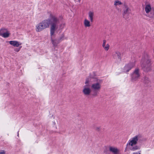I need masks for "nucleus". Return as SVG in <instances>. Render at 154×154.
I'll use <instances>...</instances> for the list:
<instances>
[{
  "label": "nucleus",
  "instance_id": "nucleus-1",
  "mask_svg": "<svg viewBox=\"0 0 154 154\" xmlns=\"http://www.w3.org/2000/svg\"><path fill=\"white\" fill-rule=\"evenodd\" d=\"M59 20L55 16L50 14V18L42 21L41 22L45 29L49 27L51 25L50 35H54L55 31L57 29V24L59 23Z\"/></svg>",
  "mask_w": 154,
  "mask_h": 154
},
{
  "label": "nucleus",
  "instance_id": "nucleus-2",
  "mask_svg": "<svg viewBox=\"0 0 154 154\" xmlns=\"http://www.w3.org/2000/svg\"><path fill=\"white\" fill-rule=\"evenodd\" d=\"M140 66L141 69L145 72H148L151 70L150 60L147 55L142 57Z\"/></svg>",
  "mask_w": 154,
  "mask_h": 154
},
{
  "label": "nucleus",
  "instance_id": "nucleus-3",
  "mask_svg": "<svg viewBox=\"0 0 154 154\" xmlns=\"http://www.w3.org/2000/svg\"><path fill=\"white\" fill-rule=\"evenodd\" d=\"M93 81L94 83L91 85V87L92 90L94 92L93 95L96 96L97 95L98 91H100L101 88V85L103 82V81L97 78H95L94 79Z\"/></svg>",
  "mask_w": 154,
  "mask_h": 154
},
{
  "label": "nucleus",
  "instance_id": "nucleus-4",
  "mask_svg": "<svg viewBox=\"0 0 154 154\" xmlns=\"http://www.w3.org/2000/svg\"><path fill=\"white\" fill-rule=\"evenodd\" d=\"M90 77L87 78L85 82V85L83 86L82 92L85 96H89L91 92V85L89 84Z\"/></svg>",
  "mask_w": 154,
  "mask_h": 154
},
{
  "label": "nucleus",
  "instance_id": "nucleus-5",
  "mask_svg": "<svg viewBox=\"0 0 154 154\" xmlns=\"http://www.w3.org/2000/svg\"><path fill=\"white\" fill-rule=\"evenodd\" d=\"M122 9L123 17L126 20L129 18L128 16L131 12V9L125 3L123 4Z\"/></svg>",
  "mask_w": 154,
  "mask_h": 154
},
{
  "label": "nucleus",
  "instance_id": "nucleus-6",
  "mask_svg": "<svg viewBox=\"0 0 154 154\" xmlns=\"http://www.w3.org/2000/svg\"><path fill=\"white\" fill-rule=\"evenodd\" d=\"M141 136L140 135H136L133 137L131 140L129 141V142L127 144V146L129 145L132 146L134 145H135L137 143L138 141L141 140Z\"/></svg>",
  "mask_w": 154,
  "mask_h": 154
},
{
  "label": "nucleus",
  "instance_id": "nucleus-7",
  "mask_svg": "<svg viewBox=\"0 0 154 154\" xmlns=\"http://www.w3.org/2000/svg\"><path fill=\"white\" fill-rule=\"evenodd\" d=\"M139 71L140 70L138 68L135 69L131 76V79L132 81H136L140 78V74Z\"/></svg>",
  "mask_w": 154,
  "mask_h": 154
},
{
  "label": "nucleus",
  "instance_id": "nucleus-8",
  "mask_svg": "<svg viewBox=\"0 0 154 154\" xmlns=\"http://www.w3.org/2000/svg\"><path fill=\"white\" fill-rule=\"evenodd\" d=\"M135 63H129L126 65L124 68L123 72H129L135 66Z\"/></svg>",
  "mask_w": 154,
  "mask_h": 154
},
{
  "label": "nucleus",
  "instance_id": "nucleus-9",
  "mask_svg": "<svg viewBox=\"0 0 154 154\" xmlns=\"http://www.w3.org/2000/svg\"><path fill=\"white\" fill-rule=\"evenodd\" d=\"M36 31L37 32H40L44 29H45L43 24H42L41 22H40L36 26Z\"/></svg>",
  "mask_w": 154,
  "mask_h": 154
},
{
  "label": "nucleus",
  "instance_id": "nucleus-10",
  "mask_svg": "<svg viewBox=\"0 0 154 154\" xmlns=\"http://www.w3.org/2000/svg\"><path fill=\"white\" fill-rule=\"evenodd\" d=\"M36 31L37 32H40L44 29H45L43 24H42L41 22H40L36 26Z\"/></svg>",
  "mask_w": 154,
  "mask_h": 154
},
{
  "label": "nucleus",
  "instance_id": "nucleus-11",
  "mask_svg": "<svg viewBox=\"0 0 154 154\" xmlns=\"http://www.w3.org/2000/svg\"><path fill=\"white\" fill-rule=\"evenodd\" d=\"M109 150L114 154H118L119 152V150L117 148L112 146L109 147Z\"/></svg>",
  "mask_w": 154,
  "mask_h": 154
},
{
  "label": "nucleus",
  "instance_id": "nucleus-12",
  "mask_svg": "<svg viewBox=\"0 0 154 154\" xmlns=\"http://www.w3.org/2000/svg\"><path fill=\"white\" fill-rule=\"evenodd\" d=\"M9 43L10 45L16 47H18L21 44V43L16 41H10L9 42Z\"/></svg>",
  "mask_w": 154,
  "mask_h": 154
},
{
  "label": "nucleus",
  "instance_id": "nucleus-13",
  "mask_svg": "<svg viewBox=\"0 0 154 154\" xmlns=\"http://www.w3.org/2000/svg\"><path fill=\"white\" fill-rule=\"evenodd\" d=\"M53 35H52V36L51 35V42L52 43V44L54 46H57V45L60 42V41L59 40H57V39H53Z\"/></svg>",
  "mask_w": 154,
  "mask_h": 154
},
{
  "label": "nucleus",
  "instance_id": "nucleus-14",
  "mask_svg": "<svg viewBox=\"0 0 154 154\" xmlns=\"http://www.w3.org/2000/svg\"><path fill=\"white\" fill-rule=\"evenodd\" d=\"M152 9L150 4H146L145 11L146 14L149 13Z\"/></svg>",
  "mask_w": 154,
  "mask_h": 154
},
{
  "label": "nucleus",
  "instance_id": "nucleus-15",
  "mask_svg": "<svg viewBox=\"0 0 154 154\" xmlns=\"http://www.w3.org/2000/svg\"><path fill=\"white\" fill-rule=\"evenodd\" d=\"M147 16L151 18H154V8H152V9L147 14Z\"/></svg>",
  "mask_w": 154,
  "mask_h": 154
},
{
  "label": "nucleus",
  "instance_id": "nucleus-16",
  "mask_svg": "<svg viewBox=\"0 0 154 154\" xmlns=\"http://www.w3.org/2000/svg\"><path fill=\"white\" fill-rule=\"evenodd\" d=\"M142 81L143 83L145 85H147L150 82V81L148 78L146 76H145L142 79Z\"/></svg>",
  "mask_w": 154,
  "mask_h": 154
},
{
  "label": "nucleus",
  "instance_id": "nucleus-17",
  "mask_svg": "<svg viewBox=\"0 0 154 154\" xmlns=\"http://www.w3.org/2000/svg\"><path fill=\"white\" fill-rule=\"evenodd\" d=\"M106 40H104L103 41V42L102 44L103 47L104 48L105 50L108 51L109 48V45L108 44L106 45V46H105L106 43Z\"/></svg>",
  "mask_w": 154,
  "mask_h": 154
},
{
  "label": "nucleus",
  "instance_id": "nucleus-18",
  "mask_svg": "<svg viewBox=\"0 0 154 154\" xmlns=\"http://www.w3.org/2000/svg\"><path fill=\"white\" fill-rule=\"evenodd\" d=\"M88 16L91 22H92L93 21V19L94 16V12L91 11H89L88 13Z\"/></svg>",
  "mask_w": 154,
  "mask_h": 154
},
{
  "label": "nucleus",
  "instance_id": "nucleus-19",
  "mask_svg": "<svg viewBox=\"0 0 154 154\" xmlns=\"http://www.w3.org/2000/svg\"><path fill=\"white\" fill-rule=\"evenodd\" d=\"M121 54L119 52H116L114 55L115 58L121 60Z\"/></svg>",
  "mask_w": 154,
  "mask_h": 154
},
{
  "label": "nucleus",
  "instance_id": "nucleus-20",
  "mask_svg": "<svg viewBox=\"0 0 154 154\" xmlns=\"http://www.w3.org/2000/svg\"><path fill=\"white\" fill-rule=\"evenodd\" d=\"M84 26L85 27H89L91 26L90 21L86 19L84 20Z\"/></svg>",
  "mask_w": 154,
  "mask_h": 154
},
{
  "label": "nucleus",
  "instance_id": "nucleus-21",
  "mask_svg": "<svg viewBox=\"0 0 154 154\" xmlns=\"http://www.w3.org/2000/svg\"><path fill=\"white\" fill-rule=\"evenodd\" d=\"M139 149H140V147L139 146H135L132 147L131 149V150L132 151H135V150Z\"/></svg>",
  "mask_w": 154,
  "mask_h": 154
},
{
  "label": "nucleus",
  "instance_id": "nucleus-22",
  "mask_svg": "<svg viewBox=\"0 0 154 154\" xmlns=\"http://www.w3.org/2000/svg\"><path fill=\"white\" fill-rule=\"evenodd\" d=\"M122 4V3L119 1H117L114 2V5L115 6H117L118 5H120Z\"/></svg>",
  "mask_w": 154,
  "mask_h": 154
},
{
  "label": "nucleus",
  "instance_id": "nucleus-23",
  "mask_svg": "<svg viewBox=\"0 0 154 154\" xmlns=\"http://www.w3.org/2000/svg\"><path fill=\"white\" fill-rule=\"evenodd\" d=\"M64 35L63 34L61 35L59 39H58L60 42L61 41H62L63 40V38L64 37Z\"/></svg>",
  "mask_w": 154,
  "mask_h": 154
},
{
  "label": "nucleus",
  "instance_id": "nucleus-24",
  "mask_svg": "<svg viewBox=\"0 0 154 154\" xmlns=\"http://www.w3.org/2000/svg\"><path fill=\"white\" fill-rule=\"evenodd\" d=\"M4 31H7V29H1L0 30V32L1 33H3Z\"/></svg>",
  "mask_w": 154,
  "mask_h": 154
},
{
  "label": "nucleus",
  "instance_id": "nucleus-25",
  "mask_svg": "<svg viewBox=\"0 0 154 154\" xmlns=\"http://www.w3.org/2000/svg\"><path fill=\"white\" fill-rule=\"evenodd\" d=\"M21 47H20V48H16L15 49H14V50L16 52H18V51H19L20 50V48H21Z\"/></svg>",
  "mask_w": 154,
  "mask_h": 154
},
{
  "label": "nucleus",
  "instance_id": "nucleus-26",
  "mask_svg": "<svg viewBox=\"0 0 154 154\" xmlns=\"http://www.w3.org/2000/svg\"><path fill=\"white\" fill-rule=\"evenodd\" d=\"M100 127H97L95 128V130L97 131H99L100 130Z\"/></svg>",
  "mask_w": 154,
  "mask_h": 154
},
{
  "label": "nucleus",
  "instance_id": "nucleus-27",
  "mask_svg": "<svg viewBox=\"0 0 154 154\" xmlns=\"http://www.w3.org/2000/svg\"><path fill=\"white\" fill-rule=\"evenodd\" d=\"M0 154H6L4 150H2L0 152Z\"/></svg>",
  "mask_w": 154,
  "mask_h": 154
},
{
  "label": "nucleus",
  "instance_id": "nucleus-28",
  "mask_svg": "<svg viewBox=\"0 0 154 154\" xmlns=\"http://www.w3.org/2000/svg\"><path fill=\"white\" fill-rule=\"evenodd\" d=\"M133 154H140V152H138V153L134 152V153H133Z\"/></svg>",
  "mask_w": 154,
  "mask_h": 154
},
{
  "label": "nucleus",
  "instance_id": "nucleus-29",
  "mask_svg": "<svg viewBox=\"0 0 154 154\" xmlns=\"http://www.w3.org/2000/svg\"><path fill=\"white\" fill-rule=\"evenodd\" d=\"M19 132H18V134H17V136H19V133H18Z\"/></svg>",
  "mask_w": 154,
  "mask_h": 154
},
{
  "label": "nucleus",
  "instance_id": "nucleus-30",
  "mask_svg": "<svg viewBox=\"0 0 154 154\" xmlns=\"http://www.w3.org/2000/svg\"><path fill=\"white\" fill-rule=\"evenodd\" d=\"M54 125H55V122L54 123Z\"/></svg>",
  "mask_w": 154,
  "mask_h": 154
}]
</instances>
